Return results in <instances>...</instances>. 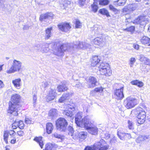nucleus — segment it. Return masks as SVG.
Returning a JSON list of instances; mask_svg holds the SVG:
<instances>
[{
    "mask_svg": "<svg viewBox=\"0 0 150 150\" xmlns=\"http://www.w3.org/2000/svg\"><path fill=\"white\" fill-rule=\"evenodd\" d=\"M71 44L65 43L61 45L58 48L57 54L58 55H62L63 52L67 50L71 51L72 50H75L76 49H83L91 48V45L85 42L76 41L74 42L73 46Z\"/></svg>",
    "mask_w": 150,
    "mask_h": 150,
    "instance_id": "nucleus-1",
    "label": "nucleus"
},
{
    "mask_svg": "<svg viewBox=\"0 0 150 150\" xmlns=\"http://www.w3.org/2000/svg\"><path fill=\"white\" fill-rule=\"evenodd\" d=\"M140 106L141 107H138L135 109V114L138 118V123L141 125L143 124L145 121L146 115L145 110H146L147 108L144 105Z\"/></svg>",
    "mask_w": 150,
    "mask_h": 150,
    "instance_id": "nucleus-2",
    "label": "nucleus"
},
{
    "mask_svg": "<svg viewBox=\"0 0 150 150\" xmlns=\"http://www.w3.org/2000/svg\"><path fill=\"white\" fill-rule=\"evenodd\" d=\"M83 117L82 113L81 112H79L75 117V122L77 125L83 128L86 123L90 119L88 116L82 118Z\"/></svg>",
    "mask_w": 150,
    "mask_h": 150,
    "instance_id": "nucleus-3",
    "label": "nucleus"
},
{
    "mask_svg": "<svg viewBox=\"0 0 150 150\" xmlns=\"http://www.w3.org/2000/svg\"><path fill=\"white\" fill-rule=\"evenodd\" d=\"M100 73L102 75L107 76H110L112 71L108 64L106 63L102 62L98 66Z\"/></svg>",
    "mask_w": 150,
    "mask_h": 150,
    "instance_id": "nucleus-4",
    "label": "nucleus"
},
{
    "mask_svg": "<svg viewBox=\"0 0 150 150\" xmlns=\"http://www.w3.org/2000/svg\"><path fill=\"white\" fill-rule=\"evenodd\" d=\"M68 125L67 121L64 118L60 117L56 121V127L57 129L62 131H65Z\"/></svg>",
    "mask_w": 150,
    "mask_h": 150,
    "instance_id": "nucleus-5",
    "label": "nucleus"
},
{
    "mask_svg": "<svg viewBox=\"0 0 150 150\" xmlns=\"http://www.w3.org/2000/svg\"><path fill=\"white\" fill-rule=\"evenodd\" d=\"M124 103L127 108L130 109L137 105L139 103V101L137 99L134 98L129 97L124 100Z\"/></svg>",
    "mask_w": 150,
    "mask_h": 150,
    "instance_id": "nucleus-6",
    "label": "nucleus"
},
{
    "mask_svg": "<svg viewBox=\"0 0 150 150\" xmlns=\"http://www.w3.org/2000/svg\"><path fill=\"white\" fill-rule=\"evenodd\" d=\"M22 63L20 61L14 59L13 60L12 65L9 70L7 71L8 74L14 73L19 71L21 69Z\"/></svg>",
    "mask_w": 150,
    "mask_h": 150,
    "instance_id": "nucleus-7",
    "label": "nucleus"
},
{
    "mask_svg": "<svg viewBox=\"0 0 150 150\" xmlns=\"http://www.w3.org/2000/svg\"><path fill=\"white\" fill-rule=\"evenodd\" d=\"M9 104L8 113L14 116H17L18 110L20 109L21 107L19 104H16L12 103L10 102Z\"/></svg>",
    "mask_w": 150,
    "mask_h": 150,
    "instance_id": "nucleus-8",
    "label": "nucleus"
},
{
    "mask_svg": "<svg viewBox=\"0 0 150 150\" xmlns=\"http://www.w3.org/2000/svg\"><path fill=\"white\" fill-rule=\"evenodd\" d=\"M94 122L90 119L86 124L84 126V128L87 129L88 132L90 134L94 135L97 134L98 131L97 128L95 126L91 127Z\"/></svg>",
    "mask_w": 150,
    "mask_h": 150,
    "instance_id": "nucleus-9",
    "label": "nucleus"
},
{
    "mask_svg": "<svg viewBox=\"0 0 150 150\" xmlns=\"http://www.w3.org/2000/svg\"><path fill=\"white\" fill-rule=\"evenodd\" d=\"M67 108L64 110L63 113L64 115L68 117L71 119L74 118L73 115L75 112V108L74 107L69 104L67 107Z\"/></svg>",
    "mask_w": 150,
    "mask_h": 150,
    "instance_id": "nucleus-10",
    "label": "nucleus"
},
{
    "mask_svg": "<svg viewBox=\"0 0 150 150\" xmlns=\"http://www.w3.org/2000/svg\"><path fill=\"white\" fill-rule=\"evenodd\" d=\"M88 135V133L86 132L81 131L78 134H76L71 135L73 138L75 140L79 139L81 142H83L86 139Z\"/></svg>",
    "mask_w": 150,
    "mask_h": 150,
    "instance_id": "nucleus-11",
    "label": "nucleus"
},
{
    "mask_svg": "<svg viewBox=\"0 0 150 150\" xmlns=\"http://www.w3.org/2000/svg\"><path fill=\"white\" fill-rule=\"evenodd\" d=\"M117 85L118 86V87H119V88L116 89L115 91V94L117 97V99H121L124 97V95L123 92L124 86L121 84H118Z\"/></svg>",
    "mask_w": 150,
    "mask_h": 150,
    "instance_id": "nucleus-12",
    "label": "nucleus"
},
{
    "mask_svg": "<svg viewBox=\"0 0 150 150\" xmlns=\"http://www.w3.org/2000/svg\"><path fill=\"white\" fill-rule=\"evenodd\" d=\"M149 22V21L144 16H141L138 17L134 21V23L139 24L141 25L145 26Z\"/></svg>",
    "mask_w": 150,
    "mask_h": 150,
    "instance_id": "nucleus-13",
    "label": "nucleus"
},
{
    "mask_svg": "<svg viewBox=\"0 0 150 150\" xmlns=\"http://www.w3.org/2000/svg\"><path fill=\"white\" fill-rule=\"evenodd\" d=\"M93 43L100 47H103L105 45V40L102 37H97L94 39L92 41Z\"/></svg>",
    "mask_w": 150,
    "mask_h": 150,
    "instance_id": "nucleus-14",
    "label": "nucleus"
},
{
    "mask_svg": "<svg viewBox=\"0 0 150 150\" xmlns=\"http://www.w3.org/2000/svg\"><path fill=\"white\" fill-rule=\"evenodd\" d=\"M86 81L88 84V88H93L96 86L97 80L95 77L90 76Z\"/></svg>",
    "mask_w": 150,
    "mask_h": 150,
    "instance_id": "nucleus-15",
    "label": "nucleus"
},
{
    "mask_svg": "<svg viewBox=\"0 0 150 150\" xmlns=\"http://www.w3.org/2000/svg\"><path fill=\"white\" fill-rule=\"evenodd\" d=\"M56 90L51 89L46 97L47 102H49L53 100L56 96Z\"/></svg>",
    "mask_w": 150,
    "mask_h": 150,
    "instance_id": "nucleus-16",
    "label": "nucleus"
},
{
    "mask_svg": "<svg viewBox=\"0 0 150 150\" xmlns=\"http://www.w3.org/2000/svg\"><path fill=\"white\" fill-rule=\"evenodd\" d=\"M106 144L103 139L101 140L100 142H97L94 144L93 149L94 150H98L100 149L104 148V146Z\"/></svg>",
    "mask_w": 150,
    "mask_h": 150,
    "instance_id": "nucleus-17",
    "label": "nucleus"
},
{
    "mask_svg": "<svg viewBox=\"0 0 150 150\" xmlns=\"http://www.w3.org/2000/svg\"><path fill=\"white\" fill-rule=\"evenodd\" d=\"M58 27L62 31L66 32L69 31L71 28L69 24L67 23L59 25Z\"/></svg>",
    "mask_w": 150,
    "mask_h": 150,
    "instance_id": "nucleus-18",
    "label": "nucleus"
},
{
    "mask_svg": "<svg viewBox=\"0 0 150 150\" xmlns=\"http://www.w3.org/2000/svg\"><path fill=\"white\" fill-rule=\"evenodd\" d=\"M58 115V112L57 110L52 108L51 109L48 113V116L50 118L54 119L56 118Z\"/></svg>",
    "mask_w": 150,
    "mask_h": 150,
    "instance_id": "nucleus-19",
    "label": "nucleus"
},
{
    "mask_svg": "<svg viewBox=\"0 0 150 150\" xmlns=\"http://www.w3.org/2000/svg\"><path fill=\"white\" fill-rule=\"evenodd\" d=\"M21 97L18 94L13 95L11 97V102H10L16 104H19L21 100Z\"/></svg>",
    "mask_w": 150,
    "mask_h": 150,
    "instance_id": "nucleus-20",
    "label": "nucleus"
},
{
    "mask_svg": "<svg viewBox=\"0 0 150 150\" xmlns=\"http://www.w3.org/2000/svg\"><path fill=\"white\" fill-rule=\"evenodd\" d=\"M100 61V57L97 56H93L91 60V65L92 66L94 67L98 66V64Z\"/></svg>",
    "mask_w": 150,
    "mask_h": 150,
    "instance_id": "nucleus-21",
    "label": "nucleus"
},
{
    "mask_svg": "<svg viewBox=\"0 0 150 150\" xmlns=\"http://www.w3.org/2000/svg\"><path fill=\"white\" fill-rule=\"evenodd\" d=\"M53 15L51 13H48L45 14H42L40 17L39 20L40 21H42L45 19H48L53 17Z\"/></svg>",
    "mask_w": 150,
    "mask_h": 150,
    "instance_id": "nucleus-22",
    "label": "nucleus"
},
{
    "mask_svg": "<svg viewBox=\"0 0 150 150\" xmlns=\"http://www.w3.org/2000/svg\"><path fill=\"white\" fill-rule=\"evenodd\" d=\"M66 81H63L62 85H59L58 86V91L59 92H61L67 90V88L66 85Z\"/></svg>",
    "mask_w": 150,
    "mask_h": 150,
    "instance_id": "nucleus-23",
    "label": "nucleus"
},
{
    "mask_svg": "<svg viewBox=\"0 0 150 150\" xmlns=\"http://www.w3.org/2000/svg\"><path fill=\"white\" fill-rule=\"evenodd\" d=\"M14 87L17 89H19L21 86V79L20 78L16 79L12 81Z\"/></svg>",
    "mask_w": 150,
    "mask_h": 150,
    "instance_id": "nucleus-24",
    "label": "nucleus"
},
{
    "mask_svg": "<svg viewBox=\"0 0 150 150\" xmlns=\"http://www.w3.org/2000/svg\"><path fill=\"white\" fill-rule=\"evenodd\" d=\"M54 129L52 124L50 122H48L46 125V130L47 133L50 134L52 133Z\"/></svg>",
    "mask_w": 150,
    "mask_h": 150,
    "instance_id": "nucleus-25",
    "label": "nucleus"
},
{
    "mask_svg": "<svg viewBox=\"0 0 150 150\" xmlns=\"http://www.w3.org/2000/svg\"><path fill=\"white\" fill-rule=\"evenodd\" d=\"M62 3L60 4V6L62 9H66L71 4L70 0H62Z\"/></svg>",
    "mask_w": 150,
    "mask_h": 150,
    "instance_id": "nucleus-26",
    "label": "nucleus"
},
{
    "mask_svg": "<svg viewBox=\"0 0 150 150\" xmlns=\"http://www.w3.org/2000/svg\"><path fill=\"white\" fill-rule=\"evenodd\" d=\"M140 41L142 44L150 45V38L148 37L145 36L143 37L140 39Z\"/></svg>",
    "mask_w": 150,
    "mask_h": 150,
    "instance_id": "nucleus-27",
    "label": "nucleus"
},
{
    "mask_svg": "<svg viewBox=\"0 0 150 150\" xmlns=\"http://www.w3.org/2000/svg\"><path fill=\"white\" fill-rule=\"evenodd\" d=\"M71 95L69 93H65L62 96L60 97L59 100L58 102L59 103H62L67 99H68Z\"/></svg>",
    "mask_w": 150,
    "mask_h": 150,
    "instance_id": "nucleus-28",
    "label": "nucleus"
},
{
    "mask_svg": "<svg viewBox=\"0 0 150 150\" xmlns=\"http://www.w3.org/2000/svg\"><path fill=\"white\" fill-rule=\"evenodd\" d=\"M130 83L132 85L137 86L138 87L141 88L143 86L144 83L142 81L138 80H134L132 81Z\"/></svg>",
    "mask_w": 150,
    "mask_h": 150,
    "instance_id": "nucleus-29",
    "label": "nucleus"
},
{
    "mask_svg": "<svg viewBox=\"0 0 150 150\" xmlns=\"http://www.w3.org/2000/svg\"><path fill=\"white\" fill-rule=\"evenodd\" d=\"M52 30V28L50 27L47 28L45 30V40H47L51 37L52 34L51 31Z\"/></svg>",
    "mask_w": 150,
    "mask_h": 150,
    "instance_id": "nucleus-30",
    "label": "nucleus"
},
{
    "mask_svg": "<svg viewBox=\"0 0 150 150\" xmlns=\"http://www.w3.org/2000/svg\"><path fill=\"white\" fill-rule=\"evenodd\" d=\"M34 140L39 144L40 146L42 149V148L44 144L42 140V138L41 137H35Z\"/></svg>",
    "mask_w": 150,
    "mask_h": 150,
    "instance_id": "nucleus-31",
    "label": "nucleus"
},
{
    "mask_svg": "<svg viewBox=\"0 0 150 150\" xmlns=\"http://www.w3.org/2000/svg\"><path fill=\"white\" fill-rule=\"evenodd\" d=\"M56 148L54 144L49 143L46 145L45 150H56Z\"/></svg>",
    "mask_w": 150,
    "mask_h": 150,
    "instance_id": "nucleus-32",
    "label": "nucleus"
},
{
    "mask_svg": "<svg viewBox=\"0 0 150 150\" xmlns=\"http://www.w3.org/2000/svg\"><path fill=\"white\" fill-rule=\"evenodd\" d=\"M36 47H37V50H40L43 53L47 52L49 50V48L47 47H46L45 49H43L44 47H45L44 45H38Z\"/></svg>",
    "mask_w": 150,
    "mask_h": 150,
    "instance_id": "nucleus-33",
    "label": "nucleus"
},
{
    "mask_svg": "<svg viewBox=\"0 0 150 150\" xmlns=\"http://www.w3.org/2000/svg\"><path fill=\"white\" fill-rule=\"evenodd\" d=\"M127 0H117L114 2V4L116 6H123L125 4Z\"/></svg>",
    "mask_w": 150,
    "mask_h": 150,
    "instance_id": "nucleus-34",
    "label": "nucleus"
},
{
    "mask_svg": "<svg viewBox=\"0 0 150 150\" xmlns=\"http://www.w3.org/2000/svg\"><path fill=\"white\" fill-rule=\"evenodd\" d=\"M103 88L102 87L96 88L93 91H91V94H92V95H95V93L96 92L101 93L103 91Z\"/></svg>",
    "mask_w": 150,
    "mask_h": 150,
    "instance_id": "nucleus-35",
    "label": "nucleus"
},
{
    "mask_svg": "<svg viewBox=\"0 0 150 150\" xmlns=\"http://www.w3.org/2000/svg\"><path fill=\"white\" fill-rule=\"evenodd\" d=\"M117 135L119 138L122 140H125V133L121 132L119 129L117 130Z\"/></svg>",
    "mask_w": 150,
    "mask_h": 150,
    "instance_id": "nucleus-36",
    "label": "nucleus"
},
{
    "mask_svg": "<svg viewBox=\"0 0 150 150\" xmlns=\"http://www.w3.org/2000/svg\"><path fill=\"white\" fill-rule=\"evenodd\" d=\"M99 12L101 14L106 15L108 17L110 16L108 11L105 8L100 9L99 10Z\"/></svg>",
    "mask_w": 150,
    "mask_h": 150,
    "instance_id": "nucleus-37",
    "label": "nucleus"
},
{
    "mask_svg": "<svg viewBox=\"0 0 150 150\" xmlns=\"http://www.w3.org/2000/svg\"><path fill=\"white\" fill-rule=\"evenodd\" d=\"M101 26L98 25H95L93 28V31H94L95 33L98 34V32L100 30Z\"/></svg>",
    "mask_w": 150,
    "mask_h": 150,
    "instance_id": "nucleus-38",
    "label": "nucleus"
},
{
    "mask_svg": "<svg viewBox=\"0 0 150 150\" xmlns=\"http://www.w3.org/2000/svg\"><path fill=\"white\" fill-rule=\"evenodd\" d=\"M137 5L135 4H129L128 5V7L130 11L135 10L137 8Z\"/></svg>",
    "mask_w": 150,
    "mask_h": 150,
    "instance_id": "nucleus-39",
    "label": "nucleus"
},
{
    "mask_svg": "<svg viewBox=\"0 0 150 150\" xmlns=\"http://www.w3.org/2000/svg\"><path fill=\"white\" fill-rule=\"evenodd\" d=\"M4 140L6 143L7 144L8 143V131H5L4 132Z\"/></svg>",
    "mask_w": 150,
    "mask_h": 150,
    "instance_id": "nucleus-40",
    "label": "nucleus"
},
{
    "mask_svg": "<svg viewBox=\"0 0 150 150\" xmlns=\"http://www.w3.org/2000/svg\"><path fill=\"white\" fill-rule=\"evenodd\" d=\"M109 3V1L108 0H100L99 1V4L100 5H106Z\"/></svg>",
    "mask_w": 150,
    "mask_h": 150,
    "instance_id": "nucleus-41",
    "label": "nucleus"
},
{
    "mask_svg": "<svg viewBox=\"0 0 150 150\" xmlns=\"http://www.w3.org/2000/svg\"><path fill=\"white\" fill-rule=\"evenodd\" d=\"M92 11L94 12H96L98 8V6L97 4L94 3L91 5Z\"/></svg>",
    "mask_w": 150,
    "mask_h": 150,
    "instance_id": "nucleus-42",
    "label": "nucleus"
},
{
    "mask_svg": "<svg viewBox=\"0 0 150 150\" xmlns=\"http://www.w3.org/2000/svg\"><path fill=\"white\" fill-rule=\"evenodd\" d=\"M128 127L129 129L132 130L134 129V123L132 121H128Z\"/></svg>",
    "mask_w": 150,
    "mask_h": 150,
    "instance_id": "nucleus-43",
    "label": "nucleus"
},
{
    "mask_svg": "<svg viewBox=\"0 0 150 150\" xmlns=\"http://www.w3.org/2000/svg\"><path fill=\"white\" fill-rule=\"evenodd\" d=\"M136 59L134 57H132L130 59V62L129 64L130 67H132L135 62Z\"/></svg>",
    "mask_w": 150,
    "mask_h": 150,
    "instance_id": "nucleus-44",
    "label": "nucleus"
},
{
    "mask_svg": "<svg viewBox=\"0 0 150 150\" xmlns=\"http://www.w3.org/2000/svg\"><path fill=\"white\" fill-rule=\"evenodd\" d=\"M143 141H144V138L143 135H140L136 139V141L137 143H139Z\"/></svg>",
    "mask_w": 150,
    "mask_h": 150,
    "instance_id": "nucleus-45",
    "label": "nucleus"
},
{
    "mask_svg": "<svg viewBox=\"0 0 150 150\" xmlns=\"http://www.w3.org/2000/svg\"><path fill=\"white\" fill-rule=\"evenodd\" d=\"M8 133L11 136L10 137L11 138L15 137V135L16 134V132L14 130H10L8 131Z\"/></svg>",
    "mask_w": 150,
    "mask_h": 150,
    "instance_id": "nucleus-46",
    "label": "nucleus"
},
{
    "mask_svg": "<svg viewBox=\"0 0 150 150\" xmlns=\"http://www.w3.org/2000/svg\"><path fill=\"white\" fill-rule=\"evenodd\" d=\"M53 135L54 137L57 138L62 139L63 138V136L61 135L60 134H58L56 132L54 133L53 134Z\"/></svg>",
    "mask_w": 150,
    "mask_h": 150,
    "instance_id": "nucleus-47",
    "label": "nucleus"
},
{
    "mask_svg": "<svg viewBox=\"0 0 150 150\" xmlns=\"http://www.w3.org/2000/svg\"><path fill=\"white\" fill-rule=\"evenodd\" d=\"M37 98L36 95L35 94H34L33 96V105L34 107H35V105L36 104V100Z\"/></svg>",
    "mask_w": 150,
    "mask_h": 150,
    "instance_id": "nucleus-48",
    "label": "nucleus"
},
{
    "mask_svg": "<svg viewBox=\"0 0 150 150\" xmlns=\"http://www.w3.org/2000/svg\"><path fill=\"white\" fill-rule=\"evenodd\" d=\"M18 127L20 129H23L24 127V124H23V122L22 121H19V124H18Z\"/></svg>",
    "mask_w": 150,
    "mask_h": 150,
    "instance_id": "nucleus-49",
    "label": "nucleus"
},
{
    "mask_svg": "<svg viewBox=\"0 0 150 150\" xmlns=\"http://www.w3.org/2000/svg\"><path fill=\"white\" fill-rule=\"evenodd\" d=\"M135 29V27L134 26H131L129 28H126L125 30L127 31L132 32L134 31Z\"/></svg>",
    "mask_w": 150,
    "mask_h": 150,
    "instance_id": "nucleus-50",
    "label": "nucleus"
},
{
    "mask_svg": "<svg viewBox=\"0 0 150 150\" xmlns=\"http://www.w3.org/2000/svg\"><path fill=\"white\" fill-rule=\"evenodd\" d=\"M75 26L76 28H80L81 27V23L79 20H77L75 23Z\"/></svg>",
    "mask_w": 150,
    "mask_h": 150,
    "instance_id": "nucleus-51",
    "label": "nucleus"
},
{
    "mask_svg": "<svg viewBox=\"0 0 150 150\" xmlns=\"http://www.w3.org/2000/svg\"><path fill=\"white\" fill-rule=\"evenodd\" d=\"M25 122L27 124H30L31 123V120L30 118L26 117L25 118Z\"/></svg>",
    "mask_w": 150,
    "mask_h": 150,
    "instance_id": "nucleus-52",
    "label": "nucleus"
},
{
    "mask_svg": "<svg viewBox=\"0 0 150 150\" xmlns=\"http://www.w3.org/2000/svg\"><path fill=\"white\" fill-rule=\"evenodd\" d=\"M75 83H76L75 85L73 83L72 84V85L73 86H75V87L78 88H80L82 86L81 83L79 82L77 83L76 82H75Z\"/></svg>",
    "mask_w": 150,
    "mask_h": 150,
    "instance_id": "nucleus-53",
    "label": "nucleus"
},
{
    "mask_svg": "<svg viewBox=\"0 0 150 150\" xmlns=\"http://www.w3.org/2000/svg\"><path fill=\"white\" fill-rule=\"evenodd\" d=\"M147 58L145 57L144 55H141L140 56V60L142 62H144Z\"/></svg>",
    "mask_w": 150,
    "mask_h": 150,
    "instance_id": "nucleus-54",
    "label": "nucleus"
},
{
    "mask_svg": "<svg viewBox=\"0 0 150 150\" xmlns=\"http://www.w3.org/2000/svg\"><path fill=\"white\" fill-rule=\"evenodd\" d=\"M17 134L20 137H22L24 134V132L21 130L17 132Z\"/></svg>",
    "mask_w": 150,
    "mask_h": 150,
    "instance_id": "nucleus-55",
    "label": "nucleus"
},
{
    "mask_svg": "<svg viewBox=\"0 0 150 150\" xmlns=\"http://www.w3.org/2000/svg\"><path fill=\"white\" fill-rule=\"evenodd\" d=\"M143 138H144V141L145 140L146 141L150 140V136L149 135H143Z\"/></svg>",
    "mask_w": 150,
    "mask_h": 150,
    "instance_id": "nucleus-56",
    "label": "nucleus"
},
{
    "mask_svg": "<svg viewBox=\"0 0 150 150\" xmlns=\"http://www.w3.org/2000/svg\"><path fill=\"white\" fill-rule=\"evenodd\" d=\"M86 0H79V4L81 6H83L85 3Z\"/></svg>",
    "mask_w": 150,
    "mask_h": 150,
    "instance_id": "nucleus-57",
    "label": "nucleus"
},
{
    "mask_svg": "<svg viewBox=\"0 0 150 150\" xmlns=\"http://www.w3.org/2000/svg\"><path fill=\"white\" fill-rule=\"evenodd\" d=\"M129 11H130L129 10V8L128 7V6L127 7H125L122 10V11L124 13L125 12L126 13H128Z\"/></svg>",
    "mask_w": 150,
    "mask_h": 150,
    "instance_id": "nucleus-58",
    "label": "nucleus"
},
{
    "mask_svg": "<svg viewBox=\"0 0 150 150\" xmlns=\"http://www.w3.org/2000/svg\"><path fill=\"white\" fill-rule=\"evenodd\" d=\"M48 85V83L46 81H45L42 82V86L43 88H45Z\"/></svg>",
    "mask_w": 150,
    "mask_h": 150,
    "instance_id": "nucleus-59",
    "label": "nucleus"
},
{
    "mask_svg": "<svg viewBox=\"0 0 150 150\" xmlns=\"http://www.w3.org/2000/svg\"><path fill=\"white\" fill-rule=\"evenodd\" d=\"M11 143L12 144H14L16 142V139L15 137L11 138Z\"/></svg>",
    "mask_w": 150,
    "mask_h": 150,
    "instance_id": "nucleus-60",
    "label": "nucleus"
},
{
    "mask_svg": "<svg viewBox=\"0 0 150 150\" xmlns=\"http://www.w3.org/2000/svg\"><path fill=\"white\" fill-rule=\"evenodd\" d=\"M144 64L146 65H149L150 66V60L148 58H147L145 60V61L144 62Z\"/></svg>",
    "mask_w": 150,
    "mask_h": 150,
    "instance_id": "nucleus-61",
    "label": "nucleus"
},
{
    "mask_svg": "<svg viewBox=\"0 0 150 150\" xmlns=\"http://www.w3.org/2000/svg\"><path fill=\"white\" fill-rule=\"evenodd\" d=\"M125 139H129L131 138V135L129 133H125Z\"/></svg>",
    "mask_w": 150,
    "mask_h": 150,
    "instance_id": "nucleus-62",
    "label": "nucleus"
},
{
    "mask_svg": "<svg viewBox=\"0 0 150 150\" xmlns=\"http://www.w3.org/2000/svg\"><path fill=\"white\" fill-rule=\"evenodd\" d=\"M68 130L71 133V135H72V133L73 132V129L72 127L69 126L68 127Z\"/></svg>",
    "mask_w": 150,
    "mask_h": 150,
    "instance_id": "nucleus-63",
    "label": "nucleus"
},
{
    "mask_svg": "<svg viewBox=\"0 0 150 150\" xmlns=\"http://www.w3.org/2000/svg\"><path fill=\"white\" fill-rule=\"evenodd\" d=\"M116 141L117 138L114 136L110 140V142L112 143H115Z\"/></svg>",
    "mask_w": 150,
    "mask_h": 150,
    "instance_id": "nucleus-64",
    "label": "nucleus"
}]
</instances>
